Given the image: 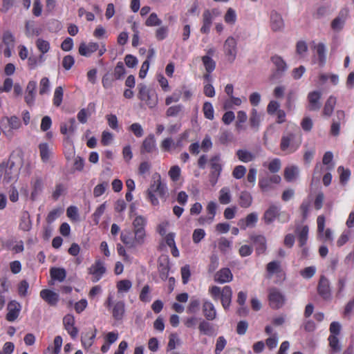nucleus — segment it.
<instances>
[{
	"mask_svg": "<svg viewBox=\"0 0 354 354\" xmlns=\"http://www.w3.org/2000/svg\"><path fill=\"white\" fill-rule=\"evenodd\" d=\"M64 212V209L61 207H57L49 212L46 217V222L48 224L52 223L55 221Z\"/></svg>",
	"mask_w": 354,
	"mask_h": 354,
	"instance_id": "obj_42",
	"label": "nucleus"
},
{
	"mask_svg": "<svg viewBox=\"0 0 354 354\" xmlns=\"http://www.w3.org/2000/svg\"><path fill=\"white\" fill-rule=\"evenodd\" d=\"M183 110V106L181 104L174 105L169 107L166 111V115L167 117H175L177 116Z\"/></svg>",
	"mask_w": 354,
	"mask_h": 354,
	"instance_id": "obj_55",
	"label": "nucleus"
},
{
	"mask_svg": "<svg viewBox=\"0 0 354 354\" xmlns=\"http://www.w3.org/2000/svg\"><path fill=\"white\" fill-rule=\"evenodd\" d=\"M246 174V168L243 165L236 166L232 171V176L236 179L242 178Z\"/></svg>",
	"mask_w": 354,
	"mask_h": 354,
	"instance_id": "obj_56",
	"label": "nucleus"
},
{
	"mask_svg": "<svg viewBox=\"0 0 354 354\" xmlns=\"http://www.w3.org/2000/svg\"><path fill=\"white\" fill-rule=\"evenodd\" d=\"M322 92L314 91L310 92L308 95V108L311 111H317L320 109Z\"/></svg>",
	"mask_w": 354,
	"mask_h": 354,
	"instance_id": "obj_11",
	"label": "nucleus"
},
{
	"mask_svg": "<svg viewBox=\"0 0 354 354\" xmlns=\"http://www.w3.org/2000/svg\"><path fill=\"white\" fill-rule=\"evenodd\" d=\"M205 236V232L203 229L194 230L192 234V240L194 243H198Z\"/></svg>",
	"mask_w": 354,
	"mask_h": 354,
	"instance_id": "obj_64",
	"label": "nucleus"
},
{
	"mask_svg": "<svg viewBox=\"0 0 354 354\" xmlns=\"http://www.w3.org/2000/svg\"><path fill=\"white\" fill-rule=\"evenodd\" d=\"M346 22V16L343 15H339L331 23L332 28L337 32L340 31L344 26Z\"/></svg>",
	"mask_w": 354,
	"mask_h": 354,
	"instance_id": "obj_38",
	"label": "nucleus"
},
{
	"mask_svg": "<svg viewBox=\"0 0 354 354\" xmlns=\"http://www.w3.org/2000/svg\"><path fill=\"white\" fill-rule=\"evenodd\" d=\"M40 297L51 306L56 305L59 300V295L56 292L48 289L42 290L40 292Z\"/></svg>",
	"mask_w": 354,
	"mask_h": 354,
	"instance_id": "obj_17",
	"label": "nucleus"
},
{
	"mask_svg": "<svg viewBox=\"0 0 354 354\" xmlns=\"http://www.w3.org/2000/svg\"><path fill=\"white\" fill-rule=\"evenodd\" d=\"M125 73H126V70L124 68L123 63L121 62H119L114 68V72L113 73V75L115 80H120L124 76Z\"/></svg>",
	"mask_w": 354,
	"mask_h": 354,
	"instance_id": "obj_47",
	"label": "nucleus"
},
{
	"mask_svg": "<svg viewBox=\"0 0 354 354\" xmlns=\"http://www.w3.org/2000/svg\"><path fill=\"white\" fill-rule=\"evenodd\" d=\"M63 323L65 329L68 331L70 335L73 338L76 337L78 333V330L75 326H74V317L71 315H66L63 319Z\"/></svg>",
	"mask_w": 354,
	"mask_h": 354,
	"instance_id": "obj_13",
	"label": "nucleus"
},
{
	"mask_svg": "<svg viewBox=\"0 0 354 354\" xmlns=\"http://www.w3.org/2000/svg\"><path fill=\"white\" fill-rule=\"evenodd\" d=\"M263 165L267 167L271 173H277L281 169V162L279 158H274L269 162H263Z\"/></svg>",
	"mask_w": 354,
	"mask_h": 354,
	"instance_id": "obj_37",
	"label": "nucleus"
},
{
	"mask_svg": "<svg viewBox=\"0 0 354 354\" xmlns=\"http://www.w3.org/2000/svg\"><path fill=\"white\" fill-rule=\"evenodd\" d=\"M316 52L318 56V62L324 66L326 62V48L324 44L319 43L316 46Z\"/></svg>",
	"mask_w": 354,
	"mask_h": 354,
	"instance_id": "obj_31",
	"label": "nucleus"
},
{
	"mask_svg": "<svg viewBox=\"0 0 354 354\" xmlns=\"http://www.w3.org/2000/svg\"><path fill=\"white\" fill-rule=\"evenodd\" d=\"M270 26L274 32L282 31L284 28V21L282 16L275 10L270 12Z\"/></svg>",
	"mask_w": 354,
	"mask_h": 354,
	"instance_id": "obj_8",
	"label": "nucleus"
},
{
	"mask_svg": "<svg viewBox=\"0 0 354 354\" xmlns=\"http://www.w3.org/2000/svg\"><path fill=\"white\" fill-rule=\"evenodd\" d=\"M301 143L300 138H297L296 135L290 133L282 136L280 147L286 153H292L299 149Z\"/></svg>",
	"mask_w": 354,
	"mask_h": 354,
	"instance_id": "obj_3",
	"label": "nucleus"
},
{
	"mask_svg": "<svg viewBox=\"0 0 354 354\" xmlns=\"http://www.w3.org/2000/svg\"><path fill=\"white\" fill-rule=\"evenodd\" d=\"M99 45L96 42H91L88 45L82 42L80 45L78 51L82 56L89 57L93 53L97 51Z\"/></svg>",
	"mask_w": 354,
	"mask_h": 354,
	"instance_id": "obj_15",
	"label": "nucleus"
},
{
	"mask_svg": "<svg viewBox=\"0 0 354 354\" xmlns=\"http://www.w3.org/2000/svg\"><path fill=\"white\" fill-rule=\"evenodd\" d=\"M299 174V169L297 166L290 165L285 168L284 178L288 182H292L297 179Z\"/></svg>",
	"mask_w": 354,
	"mask_h": 354,
	"instance_id": "obj_18",
	"label": "nucleus"
},
{
	"mask_svg": "<svg viewBox=\"0 0 354 354\" xmlns=\"http://www.w3.org/2000/svg\"><path fill=\"white\" fill-rule=\"evenodd\" d=\"M258 221V215L256 213H251L245 219L239 221L238 225L242 229L254 227Z\"/></svg>",
	"mask_w": 354,
	"mask_h": 354,
	"instance_id": "obj_19",
	"label": "nucleus"
},
{
	"mask_svg": "<svg viewBox=\"0 0 354 354\" xmlns=\"http://www.w3.org/2000/svg\"><path fill=\"white\" fill-rule=\"evenodd\" d=\"M246 299L247 293L243 291H240L237 295V303L241 306L238 310L239 314L241 315H245L248 313V310L243 306Z\"/></svg>",
	"mask_w": 354,
	"mask_h": 354,
	"instance_id": "obj_29",
	"label": "nucleus"
},
{
	"mask_svg": "<svg viewBox=\"0 0 354 354\" xmlns=\"http://www.w3.org/2000/svg\"><path fill=\"white\" fill-rule=\"evenodd\" d=\"M124 311V303L122 301L116 302L113 308L112 314L113 318L116 320L122 319Z\"/></svg>",
	"mask_w": 354,
	"mask_h": 354,
	"instance_id": "obj_26",
	"label": "nucleus"
},
{
	"mask_svg": "<svg viewBox=\"0 0 354 354\" xmlns=\"http://www.w3.org/2000/svg\"><path fill=\"white\" fill-rule=\"evenodd\" d=\"M280 109V104L276 100L270 101L267 106V112L271 115H274Z\"/></svg>",
	"mask_w": 354,
	"mask_h": 354,
	"instance_id": "obj_54",
	"label": "nucleus"
},
{
	"mask_svg": "<svg viewBox=\"0 0 354 354\" xmlns=\"http://www.w3.org/2000/svg\"><path fill=\"white\" fill-rule=\"evenodd\" d=\"M298 241L301 247L306 245L308 240V226H302L301 228L297 229Z\"/></svg>",
	"mask_w": 354,
	"mask_h": 354,
	"instance_id": "obj_36",
	"label": "nucleus"
},
{
	"mask_svg": "<svg viewBox=\"0 0 354 354\" xmlns=\"http://www.w3.org/2000/svg\"><path fill=\"white\" fill-rule=\"evenodd\" d=\"M37 83L35 81H30L26 88L25 102L28 105L32 106L34 104L36 93Z\"/></svg>",
	"mask_w": 354,
	"mask_h": 354,
	"instance_id": "obj_14",
	"label": "nucleus"
},
{
	"mask_svg": "<svg viewBox=\"0 0 354 354\" xmlns=\"http://www.w3.org/2000/svg\"><path fill=\"white\" fill-rule=\"evenodd\" d=\"M109 186V183L107 182H103L97 185H96L93 189V195L95 197H99L102 195L107 187Z\"/></svg>",
	"mask_w": 354,
	"mask_h": 354,
	"instance_id": "obj_59",
	"label": "nucleus"
},
{
	"mask_svg": "<svg viewBox=\"0 0 354 354\" xmlns=\"http://www.w3.org/2000/svg\"><path fill=\"white\" fill-rule=\"evenodd\" d=\"M203 25L201 28V31L203 33L208 32L212 21L214 18H212L210 15L209 10H207L203 13Z\"/></svg>",
	"mask_w": 354,
	"mask_h": 354,
	"instance_id": "obj_33",
	"label": "nucleus"
},
{
	"mask_svg": "<svg viewBox=\"0 0 354 354\" xmlns=\"http://www.w3.org/2000/svg\"><path fill=\"white\" fill-rule=\"evenodd\" d=\"M150 292V287L149 285H145L141 292H140V299L143 301V302H149L150 300H151V298L149 295Z\"/></svg>",
	"mask_w": 354,
	"mask_h": 354,
	"instance_id": "obj_62",
	"label": "nucleus"
},
{
	"mask_svg": "<svg viewBox=\"0 0 354 354\" xmlns=\"http://www.w3.org/2000/svg\"><path fill=\"white\" fill-rule=\"evenodd\" d=\"M279 214V208L276 206L270 207L264 214L265 222L268 224L271 223Z\"/></svg>",
	"mask_w": 354,
	"mask_h": 354,
	"instance_id": "obj_32",
	"label": "nucleus"
},
{
	"mask_svg": "<svg viewBox=\"0 0 354 354\" xmlns=\"http://www.w3.org/2000/svg\"><path fill=\"white\" fill-rule=\"evenodd\" d=\"M138 87L139 89V99L145 102L149 108L156 106L158 103L156 93L153 90L149 89L147 86L143 84H138Z\"/></svg>",
	"mask_w": 354,
	"mask_h": 354,
	"instance_id": "obj_4",
	"label": "nucleus"
},
{
	"mask_svg": "<svg viewBox=\"0 0 354 354\" xmlns=\"http://www.w3.org/2000/svg\"><path fill=\"white\" fill-rule=\"evenodd\" d=\"M203 313L205 317L209 320H212L216 317V310L213 304L209 301H205L203 304Z\"/></svg>",
	"mask_w": 354,
	"mask_h": 354,
	"instance_id": "obj_35",
	"label": "nucleus"
},
{
	"mask_svg": "<svg viewBox=\"0 0 354 354\" xmlns=\"http://www.w3.org/2000/svg\"><path fill=\"white\" fill-rule=\"evenodd\" d=\"M267 271L270 275H273L281 272V266L279 262L272 261L267 266Z\"/></svg>",
	"mask_w": 354,
	"mask_h": 354,
	"instance_id": "obj_52",
	"label": "nucleus"
},
{
	"mask_svg": "<svg viewBox=\"0 0 354 354\" xmlns=\"http://www.w3.org/2000/svg\"><path fill=\"white\" fill-rule=\"evenodd\" d=\"M246 100L245 97H239L234 95L227 97L223 104V107L225 109H233L234 107L241 106L243 102Z\"/></svg>",
	"mask_w": 354,
	"mask_h": 354,
	"instance_id": "obj_20",
	"label": "nucleus"
},
{
	"mask_svg": "<svg viewBox=\"0 0 354 354\" xmlns=\"http://www.w3.org/2000/svg\"><path fill=\"white\" fill-rule=\"evenodd\" d=\"M248 119V115L245 111H239L237 112L236 120V127L237 129H241L243 128V124L246 122Z\"/></svg>",
	"mask_w": 354,
	"mask_h": 354,
	"instance_id": "obj_44",
	"label": "nucleus"
},
{
	"mask_svg": "<svg viewBox=\"0 0 354 354\" xmlns=\"http://www.w3.org/2000/svg\"><path fill=\"white\" fill-rule=\"evenodd\" d=\"M237 12L235 9L228 8L224 15V21L225 24L231 27L234 26L237 21Z\"/></svg>",
	"mask_w": 354,
	"mask_h": 354,
	"instance_id": "obj_22",
	"label": "nucleus"
},
{
	"mask_svg": "<svg viewBox=\"0 0 354 354\" xmlns=\"http://www.w3.org/2000/svg\"><path fill=\"white\" fill-rule=\"evenodd\" d=\"M19 227L24 231L30 230L32 227V222L28 212H23L21 217Z\"/></svg>",
	"mask_w": 354,
	"mask_h": 354,
	"instance_id": "obj_27",
	"label": "nucleus"
},
{
	"mask_svg": "<svg viewBox=\"0 0 354 354\" xmlns=\"http://www.w3.org/2000/svg\"><path fill=\"white\" fill-rule=\"evenodd\" d=\"M120 239L129 248H135L137 245L135 239L132 237L131 232L129 230L122 232Z\"/></svg>",
	"mask_w": 354,
	"mask_h": 354,
	"instance_id": "obj_28",
	"label": "nucleus"
},
{
	"mask_svg": "<svg viewBox=\"0 0 354 354\" xmlns=\"http://www.w3.org/2000/svg\"><path fill=\"white\" fill-rule=\"evenodd\" d=\"M209 182L214 186L217 183L221 170V163L219 156H214L210 160Z\"/></svg>",
	"mask_w": 354,
	"mask_h": 354,
	"instance_id": "obj_6",
	"label": "nucleus"
},
{
	"mask_svg": "<svg viewBox=\"0 0 354 354\" xmlns=\"http://www.w3.org/2000/svg\"><path fill=\"white\" fill-rule=\"evenodd\" d=\"M132 286L131 282L128 279H124L120 281L117 284L118 291L127 292L130 290Z\"/></svg>",
	"mask_w": 354,
	"mask_h": 354,
	"instance_id": "obj_63",
	"label": "nucleus"
},
{
	"mask_svg": "<svg viewBox=\"0 0 354 354\" xmlns=\"http://www.w3.org/2000/svg\"><path fill=\"white\" fill-rule=\"evenodd\" d=\"M21 308V304L18 301L15 300L10 301L7 306L8 313L6 317V319L8 322L15 321L19 315Z\"/></svg>",
	"mask_w": 354,
	"mask_h": 354,
	"instance_id": "obj_9",
	"label": "nucleus"
},
{
	"mask_svg": "<svg viewBox=\"0 0 354 354\" xmlns=\"http://www.w3.org/2000/svg\"><path fill=\"white\" fill-rule=\"evenodd\" d=\"M262 121V115L258 111L253 108L251 110L250 124L252 128L258 130Z\"/></svg>",
	"mask_w": 354,
	"mask_h": 354,
	"instance_id": "obj_23",
	"label": "nucleus"
},
{
	"mask_svg": "<svg viewBox=\"0 0 354 354\" xmlns=\"http://www.w3.org/2000/svg\"><path fill=\"white\" fill-rule=\"evenodd\" d=\"M162 21L158 17L157 15L154 12L151 13L145 21L147 26H160Z\"/></svg>",
	"mask_w": 354,
	"mask_h": 354,
	"instance_id": "obj_49",
	"label": "nucleus"
},
{
	"mask_svg": "<svg viewBox=\"0 0 354 354\" xmlns=\"http://www.w3.org/2000/svg\"><path fill=\"white\" fill-rule=\"evenodd\" d=\"M36 46L38 50L42 53L45 54L50 49V44L48 41L44 40L41 38L36 41Z\"/></svg>",
	"mask_w": 354,
	"mask_h": 354,
	"instance_id": "obj_51",
	"label": "nucleus"
},
{
	"mask_svg": "<svg viewBox=\"0 0 354 354\" xmlns=\"http://www.w3.org/2000/svg\"><path fill=\"white\" fill-rule=\"evenodd\" d=\"M239 160L243 162H248L254 160L255 155L247 149H239L236 151Z\"/></svg>",
	"mask_w": 354,
	"mask_h": 354,
	"instance_id": "obj_25",
	"label": "nucleus"
},
{
	"mask_svg": "<svg viewBox=\"0 0 354 354\" xmlns=\"http://www.w3.org/2000/svg\"><path fill=\"white\" fill-rule=\"evenodd\" d=\"M202 61L205 68V70L208 73H211L215 68V62L209 55H205L202 57Z\"/></svg>",
	"mask_w": 354,
	"mask_h": 354,
	"instance_id": "obj_48",
	"label": "nucleus"
},
{
	"mask_svg": "<svg viewBox=\"0 0 354 354\" xmlns=\"http://www.w3.org/2000/svg\"><path fill=\"white\" fill-rule=\"evenodd\" d=\"M337 171L339 174V180L341 183L346 184L350 178L351 171L348 169H345L343 167H339Z\"/></svg>",
	"mask_w": 354,
	"mask_h": 354,
	"instance_id": "obj_43",
	"label": "nucleus"
},
{
	"mask_svg": "<svg viewBox=\"0 0 354 354\" xmlns=\"http://www.w3.org/2000/svg\"><path fill=\"white\" fill-rule=\"evenodd\" d=\"M3 42L6 46L14 47L15 37L9 30L5 31L3 35Z\"/></svg>",
	"mask_w": 354,
	"mask_h": 354,
	"instance_id": "obj_50",
	"label": "nucleus"
},
{
	"mask_svg": "<svg viewBox=\"0 0 354 354\" xmlns=\"http://www.w3.org/2000/svg\"><path fill=\"white\" fill-rule=\"evenodd\" d=\"M254 242L256 245V250L259 254L263 253L266 249V240L263 236H257L254 238Z\"/></svg>",
	"mask_w": 354,
	"mask_h": 354,
	"instance_id": "obj_39",
	"label": "nucleus"
},
{
	"mask_svg": "<svg viewBox=\"0 0 354 354\" xmlns=\"http://www.w3.org/2000/svg\"><path fill=\"white\" fill-rule=\"evenodd\" d=\"M112 73H107L102 77V85L105 88H109L112 87L113 82L115 80Z\"/></svg>",
	"mask_w": 354,
	"mask_h": 354,
	"instance_id": "obj_58",
	"label": "nucleus"
},
{
	"mask_svg": "<svg viewBox=\"0 0 354 354\" xmlns=\"http://www.w3.org/2000/svg\"><path fill=\"white\" fill-rule=\"evenodd\" d=\"M271 60L276 68L278 73H283L288 69V64L286 61L279 55L272 57Z\"/></svg>",
	"mask_w": 354,
	"mask_h": 354,
	"instance_id": "obj_21",
	"label": "nucleus"
},
{
	"mask_svg": "<svg viewBox=\"0 0 354 354\" xmlns=\"http://www.w3.org/2000/svg\"><path fill=\"white\" fill-rule=\"evenodd\" d=\"M238 36H228L223 44V62L225 64H232L238 53Z\"/></svg>",
	"mask_w": 354,
	"mask_h": 354,
	"instance_id": "obj_2",
	"label": "nucleus"
},
{
	"mask_svg": "<svg viewBox=\"0 0 354 354\" xmlns=\"http://www.w3.org/2000/svg\"><path fill=\"white\" fill-rule=\"evenodd\" d=\"M232 296V288L229 286L223 287V307L226 308L230 306Z\"/></svg>",
	"mask_w": 354,
	"mask_h": 354,
	"instance_id": "obj_34",
	"label": "nucleus"
},
{
	"mask_svg": "<svg viewBox=\"0 0 354 354\" xmlns=\"http://www.w3.org/2000/svg\"><path fill=\"white\" fill-rule=\"evenodd\" d=\"M316 272V268L315 266H309L306 267L302 270L300 271V274L304 279H310L314 276Z\"/></svg>",
	"mask_w": 354,
	"mask_h": 354,
	"instance_id": "obj_61",
	"label": "nucleus"
},
{
	"mask_svg": "<svg viewBox=\"0 0 354 354\" xmlns=\"http://www.w3.org/2000/svg\"><path fill=\"white\" fill-rule=\"evenodd\" d=\"M329 345L331 349L335 352H339L341 350V346L338 337L334 335H330L328 337Z\"/></svg>",
	"mask_w": 354,
	"mask_h": 354,
	"instance_id": "obj_53",
	"label": "nucleus"
},
{
	"mask_svg": "<svg viewBox=\"0 0 354 354\" xmlns=\"http://www.w3.org/2000/svg\"><path fill=\"white\" fill-rule=\"evenodd\" d=\"M252 201V196L248 192H242L240 196V205L243 207H248Z\"/></svg>",
	"mask_w": 354,
	"mask_h": 354,
	"instance_id": "obj_46",
	"label": "nucleus"
},
{
	"mask_svg": "<svg viewBox=\"0 0 354 354\" xmlns=\"http://www.w3.org/2000/svg\"><path fill=\"white\" fill-rule=\"evenodd\" d=\"M63 88L62 86H57L54 93L53 104L56 106H59L62 104L63 99Z\"/></svg>",
	"mask_w": 354,
	"mask_h": 354,
	"instance_id": "obj_45",
	"label": "nucleus"
},
{
	"mask_svg": "<svg viewBox=\"0 0 354 354\" xmlns=\"http://www.w3.org/2000/svg\"><path fill=\"white\" fill-rule=\"evenodd\" d=\"M269 300L273 308H279L284 304L285 297L279 290L273 288L270 290Z\"/></svg>",
	"mask_w": 354,
	"mask_h": 354,
	"instance_id": "obj_10",
	"label": "nucleus"
},
{
	"mask_svg": "<svg viewBox=\"0 0 354 354\" xmlns=\"http://www.w3.org/2000/svg\"><path fill=\"white\" fill-rule=\"evenodd\" d=\"M50 277L54 280L63 281L66 276L65 269L61 268H52L50 270Z\"/></svg>",
	"mask_w": 354,
	"mask_h": 354,
	"instance_id": "obj_30",
	"label": "nucleus"
},
{
	"mask_svg": "<svg viewBox=\"0 0 354 354\" xmlns=\"http://www.w3.org/2000/svg\"><path fill=\"white\" fill-rule=\"evenodd\" d=\"M150 192L156 193L160 198H163L167 193L166 186L161 183L160 180L154 181V183L150 186Z\"/></svg>",
	"mask_w": 354,
	"mask_h": 354,
	"instance_id": "obj_24",
	"label": "nucleus"
},
{
	"mask_svg": "<svg viewBox=\"0 0 354 354\" xmlns=\"http://www.w3.org/2000/svg\"><path fill=\"white\" fill-rule=\"evenodd\" d=\"M335 104H336V98L333 96H330L328 98V100L326 102V104L324 105V115H326L327 116H330L334 110Z\"/></svg>",
	"mask_w": 354,
	"mask_h": 354,
	"instance_id": "obj_40",
	"label": "nucleus"
},
{
	"mask_svg": "<svg viewBox=\"0 0 354 354\" xmlns=\"http://www.w3.org/2000/svg\"><path fill=\"white\" fill-rule=\"evenodd\" d=\"M156 149V147L154 136L150 134L143 140L140 147V153L141 154H144L145 153H153Z\"/></svg>",
	"mask_w": 354,
	"mask_h": 354,
	"instance_id": "obj_12",
	"label": "nucleus"
},
{
	"mask_svg": "<svg viewBox=\"0 0 354 354\" xmlns=\"http://www.w3.org/2000/svg\"><path fill=\"white\" fill-rule=\"evenodd\" d=\"M281 181V178L279 175L261 176L259 180V186L262 192H266L272 188V184H279Z\"/></svg>",
	"mask_w": 354,
	"mask_h": 354,
	"instance_id": "obj_7",
	"label": "nucleus"
},
{
	"mask_svg": "<svg viewBox=\"0 0 354 354\" xmlns=\"http://www.w3.org/2000/svg\"><path fill=\"white\" fill-rule=\"evenodd\" d=\"M105 271L106 268L102 262L100 260L96 261L95 263L89 268V273L94 275L95 277L93 281H98Z\"/></svg>",
	"mask_w": 354,
	"mask_h": 354,
	"instance_id": "obj_16",
	"label": "nucleus"
},
{
	"mask_svg": "<svg viewBox=\"0 0 354 354\" xmlns=\"http://www.w3.org/2000/svg\"><path fill=\"white\" fill-rule=\"evenodd\" d=\"M106 209V203L100 205L93 214V220L95 224H98L100 216L103 214Z\"/></svg>",
	"mask_w": 354,
	"mask_h": 354,
	"instance_id": "obj_60",
	"label": "nucleus"
},
{
	"mask_svg": "<svg viewBox=\"0 0 354 354\" xmlns=\"http://www.w3.org/2000/svg\"><path fill=\"white\" fill-rule=\"evenodd\" d=\"M6 166L4 169V181L7 183L17 178L20 168L23 165V156L20 152H12L7 162H3Z\"/></svg>",
	"mask_w": 354,
	"mask_h": 354,
	"instance_id": "obj_1",
	"label": "nucleus"
},
{
	"mask_svg": "<svg viewBox=\"0 0 354 354\" xmlns=\"http://www.w3.org/2000/svg\"><path fill=\"white\" fill-rule=\"evenodd\" d=\"M134 239L137 245H142L145 241V229L134 230Z\"/></svg>",
	"mask_w": 354,
	"mask_h": 354,
	"instance_id": "obj_57",
	"label": "nucleus"
},
{
	"mask_svg": "<svg viewBox=\"0 0 354 354\" xmlns=\"http://www.w3.org/2000/svg\"><path fill=\"white\" fill-rule=\"evenodd\" d=\"M41 159L43 162H47L50 158V151L47 143H41L39 145Z\"/></svg>",
	"mask_w": 354,
	"mask_h": 354,
	"instance_id": "obj_41",
	"label": "nucleus"
},
{
	"mask_svg": "<svg viewBox=\"0 0 354 354\" xmlns=\"http://www.w3.org/2000/svg\"><path fill=\"white\" fill-rule=\"evenodd\" d=\"M333 154L331 151H326L322 159V163L323 165L317 164L315 167V171L313 176V181L316 180L318 181L319 180V178L321 176L322 172L323 170H332L334 167L335 164L333 161Z\"/></svg>",
	"mask_w": 354,
	"mask_h": 354,
	"instance_id": "obj_5",
	"label": "nucleus"
}]
</instances>
